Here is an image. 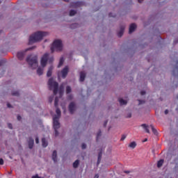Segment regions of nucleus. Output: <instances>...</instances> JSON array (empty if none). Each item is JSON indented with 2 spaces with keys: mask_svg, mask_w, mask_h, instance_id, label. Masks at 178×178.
<instances>
[{
  "mask_svg": "<svg viewBox=\"0 0 178 178\" xmlns=\"http://www.w3.org/2000/svg\"><path fill=\"white\" fill-rule=\"evenodd\" d=\"M35 143H36V144H39L40 140L38 139V138H35Z\"/></svg>",
  "mask_w": 178,
  "mask_h": 178,
  "instance_id": "nucleus-42",
  "label": "nucleus"
},
{
  "mask_svg": "<svg viewBox=\"0 0 178 178\" xmlns=\"http://www.w3.org/2000/svg\"><path fill=\"white\" fill-rule=\"evenodd\" d=\"M2 66V62H0V67Z\"/></svg>",
  "mask_w": 178,
  "mask_h": 178,
  "instance_id": "nucleus-56",
  "label": "nucleus"
},
{
  "mask_svg": "<svg viewBox=\"0 0 178 178\" xmlns=\"http://www.w3.org/2000/svg\"><path fill=\"white\" fill-rule=\"evenodd\" d=\"M119 102H120V105H127V102L123 99H120Z\"/></svg>",
  "mask_w": 178,
  "mask_h": 178,
  "instance_id": "nucleus-28",
  "label": "nucleus"
},
{
  "mask_svg": "<svg viewBox=\"0 0 178 178\" xmlns=\"http://www.w3.org/2000/svg\"><path fill=\"white\" fill-rule=\"evenodd\" d=\"M126 138V136L123 135L121 138V141H124V140Z\"/></svg>",
  "mask_w": 178,
  "mask_h": 178,
  "instance_id": "nucleus-41",
  "label": "nucleus"
},
{
  "mask_svg": "<svg viewBox=\"0 0 178 178\" xmlns=\"http://www.w3.org/2000/svg\"><path fill=\"white\" fill-rule=\"evenodd\" d=\"M164 113L165 115H168V113H169V110H165Z\"/></svg>",
  "mask_w": 178,
  "mask_h": 178,
  "instance_id": "nucleus-48",
  "label": "nucleus"
},
{
  "mask_svg": "<svg viewBox=\"0 0 178 178\" xmlns=\"http://www.w3.org/2000/svg\"><path fill=\"white\" fill-rule=\"evenodd\" d=\"M129 148H132L134 149L135 147H137V143H136L135 141L131 142L129 145Z\"/></svg>",
  "mask_w": 178,
  "mask_h": 178,
  "instance_id": "nucleus-26",
  "label": "nucleus"
},
{
  "mask_svg": "<svg viewBox=\"0 0 178 178\" xmlns=\"http://www.w3.org/2000/svg\"><path fill=\"white\" fill-rule=\"evenodd\" d=\"M42 73H44V69L41 68V67H39L38 68L37 70V74L39 75V76H41L42 74Z\"/></svg>",
  "mask_w": 178,
  "mask_h": 178,
  "instance_id": "nucleus-24",
  "label": "nucleus"
},
{
  "mask_svg": "<svg viewBox=\"0 0 178 178\" xmlns=\"http://www.w3.org/2000/svg\"><path fill=\"white\" fill-rule=\"evenodd\" d=\"M60 97L63 95V92H65V86L63 85H60L58 89Z\"/></svg>",
  "mask_w": 178,
  "mask_h": 178,
  "instance_id": "nucleus-16",
  "label": "nucleus"
},
{
  "mask_svg": "<svg viewBox=\"0 0 178 178\" xmlns=\"http://www.w3.org/2000/svg\"><path fill=\"white\" fill-rule=\"evenodd\" d=\"M87 76V74L86 72L82 71L80 72V78H79V81H84L86 80V76Z\"/></svg>",
  "mask_w": 178,
  "mask_h": 178,
  "instance_id": "nucleus-12",
  "label": "nucleus"
},
{
  "mask_svg": "<svg viewBox=\"0 0 178 178\" xmlns=\"http://www.w3.org/2000/svg\"><path fill=\"white\" fill-rule=\"evenodd\" d=\"M42 145L44 148L48 147V142L47 141V139H45V138H42Z\"/></svg>",
  "mask_w": 178,
  "mask_h": 178,
  "instance_id": "nucleus-18",
  "label": "nucleus"
},
{
  "mask_svg": "<svg viewBox=\"0 0 178 178\" xmlns=\"http://www.w3.org/2000/svg\"><path fill=\"white\" fill-rule=\"evenodd\" d=\"M11 95H13V97H19L20 92H19V90H13L11 92Z\"/></svg>",
  "mask_w": 178,
  "mask_h": 178,
  "instance_id": "nucleus-20",
  "label": "nucleus"
},
{
  "mask_svg": "<svg viewBox=\"0 0 178 178\" xmlns=\"http://www.w3.org/2000/svg\"><path fill=\"white\" fill-rule=\"evenodd\" d=\"M81 148L82 149H86V148H87V145H86V143H83L81 145Z\"/></svg>",
  "mask_w": 178,
  "mask_h": 178,
  "instance_id": "nucleus-38",
  "label": "nucleus"
},
{
  "mask_svg": "<svg viewBox=\"0 0 178 178\" xmlns=\"http://www.w3.org/2000/svg\"><path fill=\"white\" fill-rule=\"evenodd\" d=\"M150 127L152 129V132L154 133V135L158 136V131L156 130V129H155V127H154V125H150Z\"/></svg>",
  "mask_w": 178,
  "mask_h": 178,
  "instance_id": "nucleus-22",
  "label": "nucleus"
},
{
  "mask_svg": "<svg viewBox=\"0 0 178 178\" xmlns=\"http://www.w3.org/2000/svg\"><path fill=\"white\" fill-rule=\"evenodd\" d=\"M0 165H3V159H0Z\"/></svg>",
  "mask_w": 178,
  "mask_h": 178,
  "instance_id": "nucleus-43",
  "label": "nucleus"
},
{
  "mask_svg": "<svg viewBox=\"0 0 178 178\" xmlns=\"http://www.w3.org/2000/svg\"><path fill=\"white\" fill-rule=\"evenodd\" d=\"M69 111L71 113V115H73L74 113V111H76V103L71 102L68 107Z\"/></svg>",
  "mask_w": 178,
  "mask_h": 178,
  "instance_id": "nucleus-9",
  "label": "nucleus"
},
{
  "mask_svg": "<svg viewBox=\"0 0 178 178\" xmlns=\"http://www.w3.org/2000/svg\"><path fill=\"white\" fill-rule=\"evenodd\" d=\"M49 57V54L45 53L42 58H41V65L43 67H45L47 66V63H48V58Z\"/></svg>",
  "mask_w": 178,
  "mask_h": 178,
  "instance_id": "nucleus-6",
  "label": "nucleus"
},
{
  "mask_svg": "<svg viewBox=\"0 0 178 178\" xmlns=\"http://www.w3.org/2000/svg\"><path fill=\"white\" fill-rule=\"evenodd\" d=\"M58 102H59V98L56 97L54 100V106H56V108H58Z\"/></svg>",
  "mask_w": 178,
  "mask_h": 178,
  "instance_id": "nucleus-32",
  "label": "nucleus"
},
{
  "mask_svg": "<svg viewBox=\"0 0 178 178\" xmlns=\"http://www.w3.org/2000/svg\"><path fill=\"white\" fill-rule=\"evenodd\" d=\"M64 2H69L70 0H63Z\"/></svg>",
  "mask_w": 178,
  "mask_h": 178,
  "instance_id": "nucleus-53",
  "label": "nucleus"
},
{
  "mask_svg": "<svg viewBox=\"0 0 178 178\" xmlns=\"http://www.w3.org/2000/svg\"><path fill=\"white\" fill-rule=\"evenodd\" d=\"M53 122L54 129H58L60 127V123H59V118L54 117Z\"/></svg>",
  "mask_w": 178,
  "mask_h": 178,
  "instance_id": "nucleus-8",
  "label": "nucleus"
},
{
  "mask_svg": "<svg viewBox=\"0 0 178 178\" xmlns=\"http://www.w3.org/2000/svg\"><path fill=\"white\" fill-rule=\"evenodd\" d=\"M146 141H148V139L145 138V139L143 140V143H145Z\"/></svg>",
  "mask_w": 178,
  "mask_h": 178,
  "instance_id": "nucleus-52",
  "label": "nucleus"
},
{
  "mask_svg": "<svg viewBox=\"0 0 178 178\" xmlns=\"http://www.w3.org/2000/svg\"><path fill=\"white\" fill-rule=\"evenodd\" d=\"M77 13V11L75 10H71L70 11V16H74Z\"/></svg>",
  "mask_w": 178,
  "mask_h": 178,
  "instance_id": "nucleus-30",
  "label": "nucleus"
},
{
  "mask_svg": "<svg viewBox=\"0 0 178 178\" xmlns=\"http://www.w3.org/2000/svg\"><path fill=\"white\" fill-rule=\"evenodd\" d=\"M79 165H80V161L76 160L73 163V168H74V169H76V168H79Z\"/></svg>",
  "mask_w": 178,
  "mask_h": 178,
  "instance_id": "nucleus-23",
  "label": "nucleus"
},
{
  "mask_svg": "<svg viewBox=\"0 0 178 178\" xmlns=\"http://www.w3.org/2000/svg\"><path fill=\"white\" fill-rule=\"evenodd\" d=\"M110 17H112V13L109 14Z\"/></svg>",
  "mask_w": 178,
  "mask_h": 178,
  "instance_id": "nucleus-55",
  "label": "nucleus"
},
{
  "mask_svg": "<svg viewBox=\"0 0 178 178\" xmlns=\"http://www.w3.org/2000/svg\"><path fill=\"white\" fill-rule=\"evenodd\" d=\"M52 160L54 162H58V152L54 150L52 154Z\"/></svg>",
  "mask_w": 178,
  "mask_h": 178,
  "instance_id": "nucleus-14",
  "label": "nucleus"
},
{
  "mask_svg": "<svg viewBox=\"0 0 178 178\" xmlns=\"http://www.w3.org/2000/svg\"><path fill=\"white\" fill-rule=\"evenodd\" d=\"M136 29H137V25L136 24H131L129 26V34H131V33H134Z\"/></svg>",
  "mask_w": 178,
  "mask_h": 178,
  "instance_id": "nucleus-13",
  "label": "nucleus"
},
{
  "mask_svg": "<svg viewBox=\"0 0 178 178\" xmlns=\"http://www.w3.org/2000/svg\"><path fill=\"white\" fill-rule=\"evenodd\" d=\"M102 159V149H100V152L98 154L97 163H99L101 162Z\"/></svg>",
  "mask_w": 178,
  "mask_h": 178,
  "instance_id": "nucleus-21",
  "label": "nucleus"
},
{
  "mask_svg": "<svg viewBox=\"0 0 178 178\" xmlns=\"http://www.w3.org/2000/svg\"><path fill=\"white\" fill-rule=\"evenodd\" d=\"M125 118L127 119H130V118H131V112H128L125 114Z\"/></svg>",
  "mask_w": 178,
  "mask_h": 178,
  "instance_id": "nucleus-33",
  "label": "nucleus"
},
{
  "mask_svg": "<svg viewBox=\"0 0 178 178\" xmlns=\"http://www.w3.org/2000/svg\"><path fill=\"white\" fill-rule=\"evenodd\" d=\"M71 29H76L77 27V24H73L70 26Z\"/></svg>",
  "mask_w": 178,
  "mask_h": 178,
  "instance_id": "nucleus-39",
  "label": "nucleus"
},
{
  "mask_svg": "<svg viewBox=\"0 0 178 178\" xmlns=\"http://www.w3.org/2000/svg\"><path fill=\"white\" fill-rule=\"evenodd\" d=\"M52 70H54V66H50L48 71H47V77H51V76H52Z\"/></svg>",
  "mask_w": 178,
  "mask_h": 178,
  "instance_id": "nucleus-17",
  "label": "nucleus"
},
{
  "mask_svg": "<svg viewBox=\"0 0 178 178\" xmlns=\"http://www.w3.org/2000/svg\"><path fill=\"white\" fill-rule=\"evenodd\" d=\"M124 172H125L128 175L129 173H130V171H124Z\"/></svg>",
  "mask_w": 178,
  "mask_h": 178,
  "instance_id": "nucleus-50",
  "label": "nucleus"
},
{
  "mask_svg": "<svg viewBox=\"0 0 178 178\" xmlns=\"http://www.w3.org/2000/svg\"><path fill=\"white\" fill-rule=\"evenodd\" d=\"M0 34H2V31H0Z\"/></svg>",
  "mask_w": 178,
  "mask_h": 178,
  "instance_id": "nucleus-57",
  "label": "nucleus"
},
{
  "mask_svg": "<svg viewBox=\"0 0 178 178\" xmlns=\"http://www.w3.org/2000/svg\"><path fill=\"white\" fill-rule=\"evenodd\" d=\"M143 1H144V0H138V3H141L143 2Z\"/></svg>",
  "mask_w": 178,
  "mask_h": 178,
  "instance_id": "nucleus-51",
  "label": "nucleus"
},
{
  "mask_svg": "<svg viewBox=\"0 0 178 178\" xmlns=\"http://www.w3.org/2000/svg\"><path fill=\"white\" fill-rule=\"evenodd\" d=\"M72 92V88L70 86L66 87V94H70Z\"/></svg>",
  "mask_w": 178,
  "mask_h": 178,
  "instance_id": "nucleus-31",
  "label": "nucleus"
},
{
  "mask_svg": "<svg viewBox=\"0 0 178 178\" xmlns=\"http://www.w3.org/2000/svg\"><path fill=\"white\" fill-rule=\"evenodd\" d=\"M52 101H54V96H50L49 98V102L52 103Z\"/></svg>",
  "mask_w": 178,
  "mask_h": 178,
  "instance_id": "nucleus-36",
  "label": "nucleus"
},
{
  "mask_svg": "<svg viewBox=\"0 0 178 178\" xmlns=\"http://www.w3.org/2000/svg\"><path fill=\"white\" fill-rule=\"evenodd\" d=\"M83 3L81 1L72 2L70 3V8H74V9L83 6Z\"/></svg>",
  "mask_w": 178,
  "mask_h": 178,
  "instance_id": "nucleus-7",
  "label": "nucleus"
},
{
  "mask_svg": "<svg viewBox=\"0 0 178 178\" xmlns=\"http://www.w3.org/2000/svg\"><path fill=\"white\" fill-rule=\"evenodd\" d=\"M163 165V159H161L157 163V168H161V166Z\"/></svg>",
  "mask_w": 178,
  "mask_h": 178,
  "instance_id": "nucleus-29",
  "label": "nucleus"
},
{
  "mask_svg": "<svg viewBox=\"0 0 178 178\" xmlns=\"http://www.w3.org/2000/svg\"><path fill=\"white\" fill-rule=\"evenodd\" d=\"M17 120L19 121L22 120V116L17 115Z\"/></svg>",
  "mask_w": 178,
  "mask_h": 178,
  "instance_id": "nucleus-45",
  "label": "nucleus"
},
{
  "mask_svg": "<svg viewBox=\"0 0 178 178\" xmlns=\"http://www.w3.org/2000/svg\"><path fill=\"white\" fill-rule=\"evenodd\" d=\"M48 35V32L38 31L32 34L29 38V44H34V42H40L44 37Z\"/></svg>",
  "mask_w": 178,
  "mask_h": 178,
  "instance_id": "nucleus-1",
  "label": "nucleus"
},
{
  "mask_svg": "<svg viewBox=\"0 0 178 178\" xmlns=\"http://www.w3.org/2000/svg\"><path fill=\"white\" fill-rule=\"evenodd\" d=\"M51 54H54L55 51H56V52H62V51H63V44H62V40H54L51 47Z\"/></svg>",
  "mask_w": 178,
  "mask_h": 178,
  "instance_id": "nucleus-3",
  "label": "nucleus"
},
{
  "mask_svg": "<svg viewBox=\"0 0 178 178\" xmlns=\"http://www.w3.org/2000/svg\"><path fill=\"white\" fill-rule=\"evenodd\" d=\"M55 131V137H58L59 136V132L58 131V129H54Z\"/></svg>",
  "mask_w": 178,
  "mask_h": 178,
  "instance_id": "nucleus-37",
  "label": "nucleus"
},
{
  "mask_svg": "<svg viewBox=\"0 0 178 178\" xmlns=\"http://www.w3.org/2000/svg\"><path fill=\"white\" fill-rule=\"evenodd\" d=\"M138 105H143L144 104H145V100H140V99H138Z\"/></svg>",
  "mask_w": 178,
  "mask_h": 178,
  "instance_id": "nucleus-35",
  "label": "nucleus"
},
{
  "mask_svg": "<svg viewBox=\"0 0 178 178\" xmlns=\"http://www.w3.org/2000/svg\"><path fill=\"white\" fill-rule=\"evenodd\" d=\"M101 136H102L101 130H99L97 135V141H98V138H99V137H101Z\"/></svg>",
  "mask_w": 178,
  "mask_h": 178,
  "instance_id": "nucleus-34",
  "label": "nucleus"
},
{
  "mask_svg": "<svg viewBox=\"0 0 178 178\" xmlns=\"http://www.w3.org/2000/svg\"><path fill=\"white\" fill-rule=\"evenodd\" d=\"M94 178H99V175L98 174H96L95 175Z\"/></svg>",
  "mask_w": 178,
  "mask_h": 178,
  "instance_id": "nucleus-49",
  "label": "nucleus"
},
{
  "mask_svg": "<svg viewBox=\"0 0 178 178\" xmlns=\"http://www.w3.org/2000/svg\"><path fill=\"white\" fill-rule=\"evenodd\" d=\"M49 90H52L54 95L58 94V90H59V83L54 80V78H50L48 81Z\"/></svg>",
  "mask_w": 178,
  "mask_h": 178,
  "instance_id": "nucleus-4",
  "label": "nucleus"
},
{
  "mask_svg": "<svg viewBox=\"0 0 178 178\" xmlns=\"http://www.w3.org/2000/svg\"><path fill=\"white\" fill-rule=\"evenodd\" d=\"M52 60H54V58H50V61H52Z\"/></svg>",
  "mask_w": 178,
  "mask_h": 178,
  "instance_id": "nucleus-54",
  "label": "nucleus"
},
{
  "mask_svg": "<svg viewBox=\"0 0 178 178\" xmlns=\"http://www.w3.org/2000/svg\"><path fill=\"white\" fill-rule=\"evenodd\" d=\"M68 73H69V67L66 66L61 71V74H62L63 79H66V76H67Z\"/></svg>",
  "mask_w": 178,
  "mask_h": 178,
  "instance_id": "nucleus-10",
  "label": "nucleus"
},
{
  "mask_svg": "<svg viewBox=\"0 0 178 178\" xmlns=\"http://www.w3.org/2000/svg\"><path fill=\"white\" fill-rule=\"evenodd\" d=\"M63 62H65V60L63 59V57H61L60 58L59 64L58 65V67H60L63 65Z\"/></svg>",
  "mask_w": 178,
  "mask_h": 178,
  "instance_id": "nucleus-27",
  "label": "nucleus"
},
{
  "mask_svg": "<svg viewBox=\"0 0 178 178\" xmlns=\"http://www.w3.org/2000/svg\"><path fill=\"white\" fill-rule=\"evenodd\" d=\"M8 127H9V129H13V127H12V124H8Z\"/></svg>",
  "mask_w": 178,
  "mask_h": 178,
  "instance_id": "nucleus-47",
  "label": "nucleus"
},
{
  "mask_svg": "<svg viewBox=\"0 0 178 178\" xmlns=\"http://www.w3.org/2000/svg\"><path fill=\"white\" fill-rule=\"evenodd\" d=\"M33 49H35V46H33L32 47L28 48L25 49L24 51H19L17 54V56L19 60H23V58H24V55H26V52L27 51H33Z\"/></svg>",
  "mask_w": 178,
  "mask_h": 178,
  "instance_id": "nucleus-5",
  "label": "nucleus"
},
{
  "mask_svg": "<svg viewBox=\"0 0 178 178\" xmlns=\"http://www.w3.org/2000/svg\"><path fill=\"white\" fill-rule=\"evenodd\" d=\"M124 29H125L124 25H122L120 26V30L118 33V37H122V35H123V33H124Z\"/></svg>",
  "mask_w": 178,
  "mask_h": 178,
  "instance_id": "nucleus-15",
  "label": "nucleus"
},
{
  "mask_svg": "<svg viewBox=\"0 0 178 178\" xmlns=\"http://www.w3.org/2000/svg\"><path fill=\"white\" fill-rule=\"evenodd\" d=\"M56 113L57 115H54V118H58V119L60 118V109H59L58 107H56Z\"/></svg>",
  "mask_w": 178,
  "mask_h": 178,
  "instance_id": "nucleus-19",
  "label": "nucleus"
},
{
  "mask_svg": "<svg viewBox=\"0 0 178 178\" xmlns=\"http://www.w3.org/2000/svg\"><path fill=\"white\" fill-rule=\"evenodd\" d=\"M28 145H29V148L30 149H33V147H34V139H33V138H31V137L29 138Z\"/></svg>",
  "mask_w": 178,
  "mask_h": 178,
  "instance_id": "nucleus-11",
  "label": "nucleus"
},
{
  "mask_svg": "<svg viewBox=\"0 0 178 178\" xmlns=\"http://www.w3.org/2000/svg\"><path fill=\"white\" fill-rule=\"evenodd\" d=\"M26 62L32 69L38 67V56L37 55H29L26 58Z\"/></svg>",
  "mask_w": 178,
  "mask_h": 178,
  "instance_id": "nucleus-2",
  "label": "nucleus"
},
{
  "mask_svg": "<svg viewBox=\"0 0 178 178\" xmlns=\"http://www.w3.org/2000/svg\"><path fill=\"white\" fill-rule=\"evenodd\" d=\"M108 124V120H106L104 123V127H106V125Z\"/></svg>",
  "mask_w": 178,
  "mask_h": 178,
  "instance_id": "nucleus-40",
  "label": "nucleus"
},
{
  "mask_svg": "<svg viewBox=\"0 0 178 178\" xmlns=\"http://www.w3.org/2000/svg\"><path fill=\"white\" fill-rule=\"evenodd\" d=\"M7 106L8 108H13V106H12V105L9 103L7 104Z\"/></svg>",
  "mask_w": 178,
  "mask_h": 178,
  "instance_id": "nucleus-44",
  "label": "nucleus"
},
{
  "mask_svg": "<svg viewBox=\"0 0 178 178\" xmlns=\"http://www.w3.org/2000/svg\"><path fill=\"white\" fill-rule=\"evenodd\" d=\"M141 127H143V129H145L146 133H148L149 134V129H148V126L147 124H143Z\"/></svg>",
  "mask_w": 178,
  "mask_h": 178,
  "instance_id": "nucleus-25",
  "label": "nucleus"
},
{
  "mask_svg": "<svg viewBox=\"0 0 178 178\" xmlns=\"http://www.w3.org/2000/svg\"><path fill=\"white\" fill-rule=\"evenodd\" d=\"M140 95H145V91H141Z\"/></svg>",
  "mask_w": 178,
  "mask_h": 178,
  "instance_id": "nucleus-46",
  "label": "nucleus"
}]
</instances>
